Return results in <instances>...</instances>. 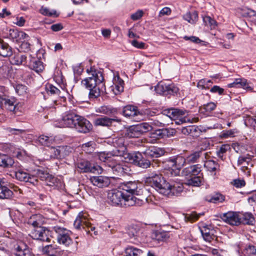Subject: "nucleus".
<instances>
[{
	"instance_id": "nucleus-17",
	"label": "nucleus",
	"mask_w": 256,
	"mask_h": 256,
	"mask_svg": "<svg viewBox=\"0 0 256 256\" xmlns=\"http://www.w3.org/2000/svg\"><path fill=\"white\" fill-rule=\"evenodd\" d=\"M35 174L37 177L42 180H44L46 182V184L50 186L54 185L56 178L50 174L49 173L40 169L34 170Z\"/></svg>"
},
{
	"instance_id": "nucleus-63",
	"label": "nucleus",
	"mask_w": 256,
	"mask_h": 256,
	"mask_svg": "<svg viewBox=\"0 0 256 256\" xmlns=\"http://www.w3.org/2000/svg\"><path fill=\"white\" fill-rule=\"evenodd\" d=\"M53 154L52 156L54 158H60V146L56 148H50Z\"/></svg>"
},
{
	"instance_id": "nucleus-45",
	"label": "nucleus",
	"mask_w": 256,
	"mask_h": 256,
	"mask_svg": "<svg viewBox=\"0 0 256 256\" xmlns=\"http://www.w3.org/2000/svg\"><path fill=\"white\" fill-rule=\"evenodd\" d=\"M204 166L208 170L213 172L216 170L218 167V164L213 160H208L204 162Z\"/></svg>"
},
{
	"instance_id": "nucleus-3",
	"label": "nucleus",
	"mask_w": 256,
	"mask_h": 256,
	"mask_svg": "<svg viewBox=\"0 0 256 256\" xmlns=\"http://www.w3.org/2000/svg\"><path fill=\"white\" fill-rule=\"evenodd\" d=\"M86 72L89 76L82 81V84L90 90V99L94 100L100 96V92L105 86L104 78L100 71L93 68L87 69Z\"/></svg>"
},
{
	"instance_id": "nucleus-34",
	"label": "nucleus",
	"mask_w": 256,
	"mask_h": 256,
	"mask_svg": "<svg viewBox=\"0 0 256 256\" xmlns=\"http://www.w3.org/2000/svg\"><path fill=\"white\" fill-rule=\"evenodd\" d=\"M12 63L16 65H27V56L20 53L14 54L12 59Z\"/></svg>"
},
{
	"instance_id": "nucleus-57",
	"label": "nucleus",
	"mask_w": 256,
	"mask_h": 256,
	"mask_svg": "<svg viewBox=\"0 0 256 256\" xmlns=\"http://www.w3.org/2000/svg\"><path fill=\"white\" fill-rule=\"evenodd\" d=\"M60 158L68 156L70 152V150L71 149L68 146H60Z\"/></svg>"
},
{
	"instance_id": "nucleus-15",
	"label": "nucleus",
	"mask_w": 256,
	"mask_h": 256,
	"mask_svg": "<svg viewBox=\"0 0 256 256\" xmlns=\"http://www.w3.org/2000/svg\"><path fill=\"white\" fill-rule=\"evenodd\" d=\"M108 143L118 148V153L124 152L126 150V144L124 136H115L110 138Z\"/></svg>"
},
{
	"instance_id": "nucleus-28",
	"label": "nucleus",
	"mask_w": 256,
	"mask_h": 256,
	"mask_svg": "<svg viewBox=\"0 0 256 256\" xmlns=\"http://www.w3.org/2000/svg\"><path fill=\"white\" fill-rule=\"evenodd\" d=\"M6 108L13 113H16L18 110L17 108L18 102L14 97L5 98L3 100Z\"/></svg>"
},
{
	"instance_id": "nucleus-13",
	"label": "nucleus",
	"mask_w": 256,
	"mask_h": 256,
	"mask_svg": "<svg viewBox=\"0 0 256 256\" xmlns=\"http://www.w3.org/2000/svg\"><path fill=\"white\" fill-rule=\"evenodd\" d=\"M220 218L226 223L232 226H238L241 223V218L236 212H228L222 214Z\"/></svg>"
},
{
	"instance_id": "nucleus-49",
	"label": "nucleus",
	"mask_w": 256,
	"mask_h": 256,
	"mask_svg": "<svg viewBox=\"0 0 256 256\" xmlns=\"http://www.w3.org/2000/svg\"><path fill=\"white\" fill-rule=\"evenodd\" d=\"M203 22L206 26H210L211 29L214 28L216 26V22L210 16L203 17Z\"/></svg>"
},
{
	"instance_id": "nucleus-10",
	"label": "nucleus",
	"mask_w": 256,
	"mask_h": 256,
	"mask_svg": "<svg viewBox=\"0 0 256 256\" xmlns=\"http://www.w3.org/2000/svg\"><path fill=\"white\" fill-rule=\"evenodd\" d=\"M76 166L80 172L102 174L103 171L102 166L98 165L92 166L89 162L84 160H79Z\"/></svg>"
},
{
	"instance_id": "nucleus-51",
	"label": "nucleus",
	"mask_w": 256,
	"mask_h": 256,
	"mask_svg": "<svg viewBox=\"0 0 256 256\" xmlns=\"http://www.w3.org/2000/svg\"><path fill=\"white\" fill-rule=\"evenodd\" d=\"M237 132L236 129L229 130H223L220 134V136L222 138H228L233 137L235 133Z\"/></svg>"
},
{
	"instance_id": "nucleus-50",
	"label": "nucleus",
	"mask_w": 256,
	"mask_h": 256,
	"mask_svg": "<svg viewBox=\"0 0 256 256\" xmlns=\"http://www.w3.org/2000/svg\"><path fill=\"white\" fill-rule=\"evenodd\" d=\"M96 112L106 114H113L115 112V110L108 106H104L98 108Z\"/></svg>"
},
{
	"instance_id": "nucleus-60",
	"label": "nucleus",
	"mask_w": 256,
	"mask_h": 256,
	"mask_svg": "<svg viewBox=\"0 0 256 256\" xmlns=\"http://www.w3.org/2000/svg\"><path fill=\"white\" fill-rule=\"evenodd\" d=\"M200 215V214H198L196 212H192L190 214L187 215L186 218L188 220L193 222L198 220Z\"/></svg>"
},
{
	"instance_id": "nucleus-61",
	"label": "nucleus",
	"mask_w": 256,
	"mask_h": 256,
	"mask_svg": "<svg viewBox=\"0 0 256 256\" xmlns=\"http://www.w3.org/2000/svg\"><path fill=\"white\" fill-rule=\"evenodd\" d=\"M247 256H256V248L254 246H250L246 249Z\"/></svg>"
},
{
	"instance_id": "nucleus-18",
	"label": "nucleus",
	"mask_w": 256,
	"mask_h": 256,
	"mask_svg": "<svg viewBox=\"0 0 256 256\" xmlns=\"http://www.w3.org/2000/svg\"><path fill=\"white\" fill-rule=\"evenodd\" d=\"M27 66L37 73L42 72L44 69L42 62L36 58L32 57L30 55L29 56V62Z\"/></svg>"
},
{
	"instance_id": "nucleus-55",
	"label": "nucleus",
	"mask_w": 256,
	"mask_h": 256,
	"mask_svg": "<svg viewBox=\"0 0 256 256\" xmlns=\"http://www.w3.org/2000/svg\"><path fill=\"white\" fill-rule=\"evenodd\" d=\"M166 131L164 129H159L156 130L152 134V137L159 139L160 138H164L166 137Z\"/></svg>"
},
{
	"instance_id": "nucleus-35",
	"label": "nucleus",
	"mask_w": 256,
	"mask_h": 256,
	"mask_svg": "<svg viewBox=\"0 0 256 256\" xmlns=\"http://www.w3.org/2000/svg\"><path fill=\"white\" fill-rule=\"evenodd\" d=\"M162 168H164L166 170L165 172L166 174H167L168 176L169 175H170L171 176H174V175H172V172L171 171V170H175L173 168H174V164L172 157L166 159L165 161L162 162Z\"/></svg>"
},
{
	"instance_id": "nucleus-43",
	"label": "nucleus",
	"mask_w": 256,
	"mask_h": 256,
	"mask_svg": "<svg viewBox=\"0 0 256 256\" xmlns=\"http://www.w3.org/2000/svg\"><path fill=\"white\" fill-rule=\"evenodd\" d=\"M30 174L26 172L24 170L20 169L15 172L16 178L22 182H26L28 180V176Z\"/></svg>"
},
{
	"instance_id": "nucleus-52",
	"label": "nucleus",
	"mask_w": 256,
	"mask_h": 256,
	"mask_svg": "<svg viewBox=\"0 0 256 256\" xmlns=\"http://www.w3.org/2000/svg\"><path fill=\"white\" fill-rule=\"evenodd\" d=\"M242 218L244 222L248 224H253L254 222V218L250 213H245L244 214Z\"/></svg>"
},
{
	"instance_id": "nucleus-56",
	"label": "nucleus",
	"mask_w": 256,
	"mask_h": 256,
	"mask_svg": "<svg viewBox=\"0 0 256 256\" xmlns=\"http://www.w3.org/2000/svg\"><path fill=\"white\" fill-rule=\"evenodd\" d=\"M38 177L35 174V170L32 172V174H30L28 176V180L26 182H28L33 185H36L38 184Z\"/></svg>"
},
{
	"instance_id": "nucleus-2",
	"label": "nucleus",
	"mask_w": 256,
	"mask_h": 256,
	"mask_svg": "<svg viewBox=\"0 0 256 256\" xmlns=\"http://www.w3.org/2000/svg\"><path fill=\"white\" fill-rule=\"evenodd\" d=\"M149 182L160 194L167 196H178L184 190L183 184L180 181L166 182L162 176L156 173H152L146 178Z\"/></svg>"
},
{
	"instance_id": "nucleus-23",
	"label": "nucleus",
	"mask_w": 256,
	"mask_h": 256,
	"mask_svg": "<svg viewBox=\"0 0 256 256\" xmlns=\"http://www.w3.org/2000/svg\"><path fill=\"white\" fill-rule=\"evenodd\" d=\"M165 150L164 148L158 147H151L146 150L144 154H145L151 158H157L164 155Z\"/></svg>"
},
{
	"instance_id": "nucleus-19",
	"label": "nucleus",
	"mask_w": 256,
	"mask_h": 256,
	"mask_svg": "<svg viewBox=\"0 0 256 256\" xmlns=\"http://www.w3.org/2000/svg\"><path fill=\"white\" fill-rule=\"evenodd\" d=\"M201 170V166L200 164H194L183 169L182 173L184 176H202V174L200 173Z\"/></svg>"
},
{
	"instance_id": "nucleus-4",
	"label": "nucleus",
	"mask_w": 256,
	"mask_h": 256,
	"mask_svg": "<svg viewBox=\"0 0 256 256\" xmlns=\"http://www.w3.org/2000/svg\"><path fill=\"white\" fill-rule=\"evenodd\" d=\"M162 114L168 117L171 120H175L176 124H180L184 122L194 123L198 122V118H190L188 116V112L176 108L164 110Z\"/></svg>"
},
{
	"instance_id": "nucleus-22",
	"label": "nucleus",
	"mask_w": 256,
	"mask_h": 256,
	"mask_svg": "<svg viewBox=\"0 0 256 256\" xmlns=\"http://www.w3.org/2000/svg\"><path fill=\"white\" fill-rule=\"evenodd\" d=\"M254 156L248 154L240 156L238 157V166H242V168L246 169H249V166L252 167L253 164L252 160Z\"/></svg>"
},
{
	"instance_id": "nucleus-6",
	"label": "nucleus",
	"mask_w": 256,
	"mask_h": 256,
	"mask_svg": "<svg viewBox=\"0 0 256 256\" xmlns=\"http://www.w3.org/2000/svg\"><path fill=\"white\" fill-rule=\"evenodd\" d=\"M53 230L57 234L56 240L59 244L68 247L72 244V240L70 237V232L69 230L58 226H54Z\"/></svg>"
},
{
	"instance_id": "nucleus-26",
	"label": "nucleus",
	"mask_w": 256,
	"mask_h": 256,
	"mask_svg": "<svg viewBox=\"0 0 256 256\" xmlns=\"http://www.w3.org/2000/svg\"><path fill=\"white\" fill-rule=\"evenodd\" d=\"M122 114L126 117L133 118L138 115H142V113L138 111L137 107L128 105L123 108Z\"/></svg>"
},
{
	"instance_id": "nucleus-48",
	"label": "nucleus",
	"mask_w": 256,
	"mask_h": 256,
	"mask_svg": "<svg viewBox=\"0 0 256 256\" xmlns=\"http://www.w3.org/2000/svg\"><path fill=\"white\" fill-rule=\"evenodd\" d=\"M112 154L106 152H100L97 153L96 156L98 159L103 162H110L112 160Z\"/></svg>"
},
{
	"instance_id": "nucleus-16",
	"label": "nucleus",
	"mask_w": 256,
	"mask_h": 256,
	"mask_svg": "<svg viewBox=\"0 0 256 256\" xmlns=\"http://www.w3.org/2000/svg\"><path fill=\"white\" fill-rule=\"evenodd\" d=\"M42 252L48 256H61L64 251L56 244L47 245L43 247Z\"/></svg>"
},
{
	"instance_id": "nucleus-1",
	"label": "nucleus",
	"mask_w": 256,
	"mask_h": 256,
	"mask_svg": "<svg viewBox=\"0 0 256 256\" xmlns=\"http://www.w3.org/2000/svg\"><path fill=\"white\" fill-rule=\"evenodd\" d=\"M140 184L136 182L130 181L120 184L118 189L108 192V202L114 206H141L146 202V198H140Z\"/></svg>"
},
{
	"instance_id": "nucleus-32",
	"label": "nucleus",
	"mask_w": 256,
	"mask_h": 256,
	"mask_svg": "<svg viewBox=\"0 0 256 256\" xmlns=\"http://www.w3.org/2000/svg\"><path fill=\"white\" fill-rule=\"evenodd\" d=\"M12 54V48L3 40L0 38V56L2 57L10 56Z\"/></svg>"
},
{
	"instance_id": "nucleus-41",
	"label": "nucleus",
	"mask_w": 256,
	"mask_h": 256,
	"mask_svg": "<svg viewBox=\"0 0 256 256\" xmlns=\"http://www.w3.org/2000/svg\"><path fill=\"white\" fill-rule=\"evenodd\" d=\"M168 232L163 230H156L153 234V238L158 241H164L169 238Z\"/></svg>"
},
{
	"instance_id": "nucleus-30",
	"label": "nucleus",
	"mask_w": 256,
	"mask_h": 256,
	"mask_svg": "<svg viewBox=\"0 0 256 256\" xmlns=\"http://www.w3.org/2000/svg\"><path fill=\"white\" fill-rule=\"evenodd\" d=\"M229 88H242L244 90H251V87L249 86L247 80L245 78H236L234 82L232 83L228 84Z\"/></svg>"
},
{
	"instance_id": "nucleus-7",
	"label": "nucleus",
	"mask_w": 256,
	"mask_h": 256,
	"mask_svg": "<svg viewBox=\"0 0 256 256\" xmlns=\"http://www.w3.org/2000/svg\"><path fill=\"white\" fill-rule=\"evenodd\" d=\"M79 115L72 111L66 112L62 116V118L60 120L58 124H55V126L59 128H74L78 120Z\"/></svg>"
},
{
	"instance_id": "nucleus-54",
	"label": "nucleus",
	"mask_w": 256,
	"mask_h": 256,
	"mask_svg": "<svg viewBox=\"0 0 256 256\" xmlns=\"http://www.w3.org/2000/svg\"><path fill=\"white\" fill-rule=\"evenodd\" d=\"M16 92L20 96H23L26 93L27 88L22 84H18L15 87Z\"/></svg>"
},
{
	"instance_id": "nucleus-33",
	"label": "nucleus",
	"mask_w": 256,
	"mask_h": 256,
	"mask_svg": "<svg viewBox=\"0 0 256 256\" xmlns=\"http://www.w3.org/2000/svg\"><path fill=\"white\" fill-rule=\"evenodd\" d=\"M202 154V152L200 150L188 154L186 158V164H192L198 162Z\"/></svg>"
},
{
	"instance_id": "nucleus-36",
	"label": "nucleus",
	"mask_w": 256,
	"mask_h": 256,
	"mask_svg": "<svg viewBox=\"0 0 256 256\" xmlns=\"http://www.w3.org/2000/svg\"><path fill=\"white\" fill-rule=\"evenodd\" d=\"M200 232L204 239L206 242H210L215 238V236L212 232V230H210L208 226H204L200 230Z\"/></svg>"
},
{
	"instance_id": "nucleus-20",
	"label": "nucleus",
	"mask_w": 256,
	"mask_h": 256,
	"mask_svg": "<svg viewBox=\"0 0 256 256\" xmlns=\"http://www.w3.org/2000/svg\"><path fill=\"white\" fill-rule=\"evenodd\" d=\"M91 182L99 188L108 186L110 183V178L102 176H94L90 178Z\"/></svg>"
},
{
	"instance_id": "nucleus-12",
	"label": "nucleus",
	"mask_w": 256,
	"mask_h": 256,
	"mask_svg": "<svg viewBox=\"0 0 256 256\" xmlns=\"http://www.w3.org/2000/svg\"><path fill=\"white\" fill-rule=\"evenodd\" d=\"M76 123L74 128L80 132L87 133L92 128V125L90 122L82 116H78V120H76Z\"/></svg>"
},
{
	"instance_id": "nucleus-46",
	"label": "nucleus",
	"mask_w": 256,
	"mask_h": 256,
	"mask_svg": "<svg viewBox=\"0 0 256 256\" xmlns=\"http://www.w3.org/2000/svg\"><path fill=\"white\" fill-rule=\"evenodd\" d=\"M40 144L44 146H49L52 144L53 138L52 137H48L46 136L42 135L38 138Z\"/></svg>"
},
{
	"instance_id": "nucleus-42",
	"label": "nucleus",
	"mask_w": 256,
	"mask_h": 256,
	"mask_svg": "<svg viewBox=\"0 0 256 256\" xmlns=\"http://www.w3.org/2000/svg\"><path fill=\"white\" fill-rule=\"evenodd\" d=\"M183 18L184 20L188 21L189 23L194 24L198 20V14L196 11L192 12H188L184 15Z\"/></svg>"
},
{
	"instance_id": "nucleus-38",
	"label": "nucleus",
	"mask_w": 256,
	"mask_h": 256,
	"mask_svg": "<svg viewBox=\"0 0 256 256\" xmlns=\"http://www.w3.org/2000/svg\"><path fill=\"white\" fill-rule=\"evenodd\" d=\"M47 92L49 94H51L52 95H56L58 96L60 98L64 97L63 94L64 92V89L62 88V90H60L58 88L52 85L48 84L46 87Z\"/></svg>"
},
{
	"instance_id": "nucleus-40",
	"label": "nucleus",
	"mask_w": 256,
	"mask_h": 256,
	"mask_svg": "<svg viewBox=\"0 0 256 256\" xmlns=\"http://www.w3.org/2000/svg\"><path fill=\"white\" fill-rule=\"evenodd\" d=\"M14 162L10 157L2 154H0V166L2 167H10L12 166Z\"/></svg>"
},
{
	"instance_id": "nucleus-8",
	"label": "nucleus",
	"mask_w": 256,
	"mask_h": 256,
	"mask_svg": "<svg viewBox=\"0 0 256 256\" xmlns=\"http://www.w3.org/2000/svg\"><path fill=\"white\" fill-rule=\"evenodd\" d=\"M30 236L34 240L41 242H50V230L44 226H36L30 232Z\"/></svg>"
},
{
	"instance_id": "nucleus-21",
	"label": "nucleus",
	"mask_w": 256,
	"mask_h": 256,
	"mask_svg": "<svg viewBox=\"0 0 256 256\" xmlns=\"http://www.w3.org/2000/svg\"><path fill=\"white\" fill-rule=\"evenodd\" d=\"M16 256H33L30 248L23 242L19 243L15 248Z\"/></svg>"
},
{
	"instance_id": "nucleus-53",
	"label": "nucleus",
	"mask_w": 256,
	"mask_h": 256,
	"mask_svg": "<svg viewBox=\"0 0 256 256\" xmlns=\"http://www.w3.org/2000/svg\"><path fill=\"white\" fill-rule=\"evenodd\" d=\"M216 106V105L215 103L210 102H208L207 104H204L203 108H201L200 110L202 112H204L202 111V109L204 110L205 112H211L214 110Z\"/></svg>"
},
{
	"instance_id": "nucleus-47",
	"label": "nucleus",
	"mask_w": 256,
	"mask_h": 256,
	"mask_svg": "<svg viewBox=\"0 0 256 256\" xmlns=\"http://www.w3.org/2000/svg\"><path fill=\"white\" fill-rule=\"evenodd\" d=\"M224 200L225 196H224L220 193H216L212 196L210 199L208 200L210 202L218 204L223 202Z\"/></svg>"
},
{
	"instance_id": "nucleus-29",
	"label": "nucleus",
	"mask_w": 256,
	"mask_h": 256,
	"mask_svg": "<svg viewBox=\"0 0 256 256\" xmlns=\"http://www.w3.org/2000/svg\"><path fill=\"white\" fill-rule=\"evenodd\" d=\"M127 233L130 238L134 240H138L142 232L140 228L136 225L130 226L128 229Z\"/></svg>"
},
{
	"instance_id": "nucleus-31",
	"label": "nucleus",
	"mask_w": 256,
	"mask_h": 256,
	"mask_svg": "<svg viewBox=\"0 0 256 256\" xmlns=\"http://www.w3.org/2000/svg\"><path fill=\"white\" fill-rule=\"evenodd\" d=\"M44 222V218L40 214L32 215L28 219V223L32 225L34 228L36 226H40Z\"/></svg>"
},
{
	"instance_id": "nucleus-11",
	"label": "nucleus",
	"mask_w": 256,
	"mask_h": 256,
	"mask_svg": "<svg viewBox=\"0 0 256 256\" xmlns=\"http://www.w3.org/2000/svg\"><path fill=\"white\" fill-rule=\"evenodd\" d=\"M155 90L160 94L168 95L176 93L178 88L172 84L160 82L155 86Z\"/></svg>"
},
{
	"instance_id": "nucleus-44",
	"label": "nucleus",
	"mask_w": 256,
	"mask_h": 256,
	"mask_svg": "<svg viewBox=\"0 0 256 256\" xmlns=\"http://www.w3.org/2000/svg\"><path fill=\"white\" fill-rule=\"evenodd\" d=\"M12 192L8 189L7 187H0V198H9L12 196Z\"/></svg>"
},
{
	"instance_id": "nucleus-24",
	"label": "nucleus",
	"mask_w": 256,
	"mask_h": 256,
	"mask_svg": "<svg viewBox=\"0 0 256 256\" xmlns=\"http://www.w3.org/2000/svg\"><path fill=\"white\" fill-rule=\"evenodd\" d=\"M89 222H88L86 216L83 213H80L76 217L74 223V226L76 230H80L82 227L85 228V226H88Z\"/></svg>"
},
{
	"instance_id": "nucleus-25",
	"label": "nucleus",
	"mask_w": 256,
	"mask_h": 256,
	"mask_svg": "<svg viewBox=\"0 0 256 256\" xmlns=\"http://www.w3.org/2000/svg\"><path fill=\"white\" fill-rule=\"evenodd\" d=\"M124 80L119 76H116L114 79V85L111 86V90L116 95L120 94L124 90Z\"/></svg>"
},
{
	"instance_id": "nucleus-37",
	"label": "nucleus",
	"mask_w": 256,
	"mask_h": 256,
	"mask_svg": "<svg viewBox=\"0 0 256 256\" xmlns=\"http://www.w3.org/2000/svg\"><path fill=\"white\" fill-rule=\"evenodd\" d=\"M230 146L228 144H222L216 151V156L220 160H224L226 159L225 154L228 151L230 150Z\"/></svg>"
},
{
	"instance_id": "nucleus-62",
	"label": "nucleus",
	"mask_w": 256,
	"mask_h": 256,
	"mask_svg": "<svg viewBox=\"0 0 256 256\" xmlns=\"http://www.w3.org/2000/svg\"><path fill=\"white\" fill-rule=\"evenodd\" d=\"M144 12L142 10H138L131 15L130 18L134 20H136L140 19L142 16Z\"/></svg>"
},
{
	"instance_id": "nucleus-27",
	"label": "nucleus",
	"mask_w": 256,
	"mask_h": 256,
	"mask_svg": "<svg viewBox=\"0 0 256 256\" xmlns=\"http://www.w3.org/2000/svg\"><path fill=\"white\" fill-rule=\"evenodd\" d=\"M114 122H120V120L118 118H110L106 116H102L95 119L94 124L96 126H109Z\"/></svg>"
},
{
	"instance_id": "nucleus-9",
	"label": "nucleus",
	"mask_w": 256,
	"mask_h": 256,
	"mask_svg": "<svg viewBox=\"0 0 256 256\" xmlns=\"http://www.w3.org/2000/svg\"><path fill=\"white\" fill-rule=\"evenodd\" d=\"M128 158L130 162L142 168H147L151 164L154 166V163H155L154 160L151 163L149 160L143 158L142 154L140 152L128 154Z\"/></svg>"
},
{
	"instance_id": "nucleus-5",
	"label": "nucleus",
	"mask_w": 256,
	"mask_h": 256,
	"mask_svg": "<svg viewBox=\"0 0 256 256\" xmlns=\"http://www.w3.org/2000/svg\"><path fill=\"white\" fill-rule=\"evenodd\" d=\"M152 130V126L147 122L132 126L126 129L124 136L128 138H138L141 135Z\"/></svg>"
},
{
	"instance_id": "nucleus-64",
	"label": "nucleus",
	"mask_w": 256,
	"mask_h": 256,
	"mask_svg": "<svg viewBox=\"0 0 256 256\" xmlns=\"http://www.w3.org/2000/svg\"><path fill=\"white\" fill-rule=\"evenodd\" d=\"M131 44L138 48L144 49L145 48V44L144 42H140L136 40H132Z\"/></svg>"
},
{
	"instance_id": "nucleus-59",
	"label": "nucleus",
	"mask_w": 256,
	"mask_h": 256,
	"mask_svg": "<svg viewBox=\"0 0 256 256\" xmlns=\"http://www.w3.org/2000/svg\"><path fill=\"white\" fill-rule=\"evenodd\" d=\"M8 132L12 134H20L24 133L25 130L19 128H8L6 129Z\"/></svg>"
},
{
	"instance_id": "nucleus-39",
	"label": "nucleus",
	"mask_w": 256,
	"mask_h": 256,
	"mask_svg": "<svg viewBox=\"0 0 256 256\" xmlns=\"http://www.w3.org/2000/svg\"><path fill=\"white\" fill-rule=\"evenodd\" d=\"M186 178H189L186 182V184L188 186H198L200 185L202 180V176H186Z\"/></svg>"
},
{
	"instance_id": "nucleus-58",
	"label": "nucleus",
	"mask_w": 256,
	"mask_h": 256,
	"mask_svg": "<svg viewBox=\"0 0 256 256\" xmlns=\"http://www.w3.org/2000/svg\"><path fill=\"white\" fill-rule=\"evenodd\" d=\"M201 133L200 129L196 126H190V135L192 136H198Z\"/></svg>"
},
{
	"instance_id": "nucleus-14",
	"label": "nucleus",
	"mask_w": 256,
	"mask_h": 256,
	"mask_svg": "<svg viewBox=\"0 0 256 256\" xmlns=\"http://www.w3.org/2000/svg\"><path fill=\"white\" fill-rule=\"evenodd\" d=\"M174 164L175 170H171L172 175L177 176L180 174V170L186 164V158L182 155L172 156Z\"/></svg>"
}]
</instances>
